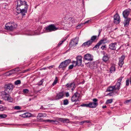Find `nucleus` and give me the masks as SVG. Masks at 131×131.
<instances>
[{
  "label": "nucleus",
  "mask_w": 131,
  "mask_h": 131,
  "mask_svg": "<svg viewBox=\"0 0 131 131\" xmlns=\"http://www.w3.org/2000/svg\"><path fill=\"white\" fill-rule=\"evenodd\" d=\"M16 2V9L22 16L25 15V13L27 12V11L28 5L25 1H23L21 0H17Z\"/></svg>",
  "instance_id": "1"
},
{
  "label": "nucleus",
  "mask_w": 131,
  "mask_h": 131,
  "mask_svg": "<svg viewBox=\"0 0 131 131\" xmlns=\"http://www.w3.org/2000/svg\"><path fill=\"white\" fill-rule=\"evenodd\" d=\"M75 21L74 19L71 17H68L66 16L64 17L63 22H62V25L64 27L68 28L71 27L72 24L74 23Z\"/></svg>",
  "instance_id": "2"
},
{
  "label": "nucleus",
  "mask_w": 131,
  "mask_h": 131,
  "mask_svg": "<svg viewBox=\"0 0 131 131\" xmlns=\"http://www.w3.org/2000/svg\"><path fill=\"white\" fill-rule=\"evenodd\" d=\"M13 88V86L12 84H7L5 86V91L2 92V94H3L4 95H8V93H9L12 90Z\"/></svg>",
  "instance_id": "3"
},
{
  "label": "nucleus",
  "mask_w": 131,
  "mask_h": 131,
  "mask_svg": "<svg viewBox=\"0 0 131 131\" xmlns=\"http://www.w3.org/2000/svg\"><path fill=\"white\" fill-rule=\"evenodd\" d=\"M17 26V24L14 22L8 23L5 25V29L9 31H12Z\"/></svg>",
  "instance_id": "4"
},
{
  "label": "nucleus",
  "mask_w": 131,
  "mask_h": 131,
  "mask_svg": "<svg viewBox=\"0 0 131 131\" xmlns=\"http://www.w3.org/2000/svg\"><path fill=\"white\" fill-rule=\"evenodd\" d=\"M82 57L81 56H78L76 57V61H73L72 63L73 64L75 65V66H80L82 63Z\"/></svg>",
  "instance_id": "5"
},
{
  "label": "nucleus",
  "mask_w": 131,
  "mask_h": 131,
  "mask_svg": "<svg viewBox=\"0 0 131 131\" xmlns=\"http://www.w3.org/2000/svg\"><path fill=\"white\" fill-rule=\"evenodd\" d=\"M57 29V28L54 25L51 24L46 27V30L47 32L54 31Z\"/></svg>",
  "instance_id": "6"
},
{
  "label": "nucleus",
  "mask_w": 131,
  "mask_h": 131,
  "mask_svg": "<svg viewBox=\"0 0 131 131\" xmlns=\"http://www.w3.org/2000/svg\"><path fill=\"white\" fill-rule=\"evenodd\" d=\"M70 60H66L62 62L59 66V68H63L67 66L70 62Z\"/></svg>",
  "instance_id": "7"
},
{
  "label": "nucleus",
  "mask_w": 131,
  "mask_h": 131,
  "mask_svg": "<svg viewBox=\"0 0 131 131\" xmlns=\"http://www.w3.org/2000/svg\"><path fill=\"white\" fill-rule=\"evenodd\" d=\"M92 100L93 102H90L89 103V107L91 108H95L98 105L97 102L98 100L96 98Z\"/></svg>",
  "instance_id": "8"
},
{
  "label": "nucleus",
  "mask_w": 131,
  "mask_h": 131,
  "mask_svg": "<svg viewBox=\"0 0 131 131\" xmlns=\"http://www.w3.org/2000/svg\"><path fill=\"white\" fill-rule=\"evenodd\" d=\"M123 78V77H120L118 79L116 85L114 86L115 87V90H118L120 89V86L121 84V82Z\"/></svg>",
  "instance_id": "9"
},
{
  "label": "nucleus",
  "mask_w": 131,
  "mask_h": 131,
  "mask_svg": "<svg viewBox=\"0 0 131 131\" xmlns=\"http://www.w3.org/2000/svg\"><path fill=\"white\" fill-rule=\"evenodd\" d=\"M1 95L2 97L5 100H7L10 102H12L13 101V99L12 98L8 93V95H4L3 94H1Z\"/></svg>",
  "instance_id": "10"
},
{
  "label": "nucleus",
  "mask_w": 131,
  "mask_h": 131,
  "mask_svg": "<svg viewBox=\"0 0 131 131\" xmlns=\"http://www.w3.org/2000/svg\"><path fill=\"white\" fill-rule=\"evenodd\" d=\"M80 96V94L77 92L75 93L72 96L71 100L73 102H76L77 101H79V98Z\"/></svg>",
  "instance_id": "11"
},
{
  "label": "nucleus",
  "mask_w": 131,
  "mask_h": 131,
  "mask_svg": "<svg viewBox=\"0 0 131 131\" xmlns=\"http://www.w3.org/2000/svg\"><path fill=\"white\" fill-rule=\"evenodd\" d=\"M114 22L116 24H118L120 22V19L119 15L116 14L114 16Z\"/></svg>",
  "instance_id": "12"
},
{
  "label": "nucleus",
  "mask_w": 131,
  "mask_h": 131,
  "mask_svg": "<svg viewBox=\"0 0 131 131\" xmlns=\"http://www.w3.org/2000/svg\"><path fill=\"white\" fill-rule=\"evenodd\" d=\"M107 42V39L105 38L101 40L93 48V49L95 48H99V46L101 45L102 44L105 43Z\"/></svg>",
  "instance_id": "13"
},
{
  "label": "nucleus",
  "mask_w": 131,
  "mask_h": 131,
  "mask_svg": "<svg viewBox=\"0 0 131 131\" xmlns=\"http://www.w3.org/2000/svg\"><path fill=\"white\" fill-rule=\"evenodd\" d=\"M125 58V56L124 55H122V56L121 58H119V62L118 63L119 66L121 67V68L124 64V60Z\"/></svg>",
  "instance_id": "14"
},
{
  "label": "nucleus",
  "mask_w": 131,
  "mask_h": 131,
  "mask_svg": "<svg viewBox=\"0 0 131 131\" xmlns=\"http://www.w3.org/2000/svg\"><path fill=\"white\" fill-rule=\"evenodd\" d=\"M84 58L85 60L92 61L93 60V56L89 54H87L84 55Z\"/></svg>",
  "instance_id": "15"
},
{
  "label": "nucleus",
  "mask_w": 131,
  "mask_h": 131,
  "mask_svg": "<svg viewBox=\"0 0 131 131\" xmlns=\"http://www.w3.org/2000/svg\"><path fill=\"white\" fill-rule=\"evenodd\" d=\"M117 43L116 42L110 44L109 45V48L111 50H115L117 46Z\"/></svg>",
  "instance_id": "16"
},
{
  "label": "nucleus",
  "mask_w": 131,
  "mask_h": 131,
  "mask_svg": "<svg viewBox=\"0 0 131 131\" xmlns=\"http://www.w3.org/2000/svg\"><path fill=\"white\" fill-rule=\"evenodd\" d=\"M131 19L130 18H125L123 22V24L124 27H127L129 25V21Z\"/></svg>",
  "instance_id": "17"
},
{
  "label": "nucleus",
  "mask_w": 131,
  "mask_h": 131,
  "mask_svg": "<svg viewBox=\"0 0 131 131\" xmlns=\"http://www.w3.org/2000/svg\"><path fill=\"white\" fill-rule=\"evenodd\" d=\"M66 86L67 87L70 88L72 90V91L75 88L74 87L75 84L73 82L69 84H66Z\"/></svg>",
  "instance_id": "18"
},
{
  "label": "nucleus",
  "mask_w": 131,
  "mask_h": 131,
  "mask_svg": "<svg viewBox=\"0 0 131 131\" xmlns=\"http://www.w3.org/2000/svg\"><path fill=\"white\" fill-rule=\"evenodd\" d=\"M129 14V12L128 9H126L125 10L123 13V15L124 17L125 18H127L128 17Z\"/></svg>",
  "instance_id": "19"
},
{
  "label": "nucleus",
  "mask_w": 131,
  "mask_h": 131,
  "mask_svg": "<svg viewBox=\"0 0 131 131\" xmlns=\"http://www.w3.org/2000/svg\"><path fill=\"white\" fill-rule=\"evenodd\" d=\"M78 41V38H76L74 39H72L71 40L70 43L71 45L74 46L77 44Z\"/></svg>",
  "instance_id": "20"
},
{
  "label": "nucleus",
  "mask_w": 131,
  "mask_h": 131,
  "mask_svg": "<svg viewBox=\"0 0 131 131\" xmlns=\"http://www.w3.org/2000/svg\"><path fill=\"white\" fill-rule=\"evenodd\" d=\"M104 55L102 60L104 62H106L109 60L110 57V56L107 54H104Z\"/></svg>",
  "instance_id": "21"
},
{
  "label": "nucleus",
  "mask_w": 131,
  "mask_h": 131,
  "mask_svg": "<svg viewBox=\"0 0 131 131\" xmlns=\"http://www.w3.org/2000/svg\"><path fill=\"white\" fill-rule=\"evenodd\" d=\"M58 121L63 122L64 123H69L70 121L69 119L67 118H58Z\"/></svg>",
  "instance_id": "22"
},
{
  "label": "nucleus",
  "mask_w": 131,
  "mask_h": 131,
  "mask_svg": "<svg viewBox=\"0 0 131 131\" xmlns=\"http://www.w3.org/2000/svg\"><path fill=\"white\" fill-rule=\"evenodd\" d=\"M31 114L30 113H26L21 114L20 116L24 118L29 117L31 116Z\"/></svg>",
  "instance_id": "23"
},
{
  "label": "nucleus",
  "mask_w": 131,
  "mask_h": 131,
  "mask_svg": "<svg viewBox=\"0 0 131 131\" xmlns=\"http://www.w3.org/2000/svg\"><path fill=\"white\" fill-rule=\"evenodd\" d=\"M92 43V42L89 40L88 41L83 43L82 45V46L88 47L91 45Z\"/></svg>",
  "instance_id": "24"
},
{
  "label": "nucleus",
  "mask_w": 131,
  "mask_h": 131,
  "mask_svg": "<svg viewBox=\"0 0 131 131\" xmlns=\"http://www.w3.org/2000/svg\"><path fill=\"white\" fill-rule=\"evenodd\" d=\"M47 116V115L45 113H39L37 116V119H38L41 117H45Z\"/></svg>",
  "instance_id": "25"
},
{
  "label": "nucleus",
  "mask_w": 131,
  "mask_h": 131,
  "mask_svg": "<svg viewBox=\"0 0 131 131\" xmlns=\"http://www.w3.org/2000/svg\"><path fill=\"white\" fill-rule=\"evenodd\" d=\"M114 86H110L108 87L106 90L107 91L110 92L114 90H115V87Z\"/></svg>",
  "instance_id": "26"
},
{
  "label": "nucleus",
  "mask_w": 131,
  "mask_h": 131,
  "mask_svg": "<svg viewBox=\"0 0 131 131\" xmlns=\"http://www.w3.org/2000/svg\"><path fill=\"white\" fill-rule=\"evenodd\" d=\"M19 70V69L18 68H15L12 70H11L10 71H9V75H11L12 74V73L10 72H12V73H15L14 71H15L16 72H18Z\"/></svg>",
  "instance_id": "27"
},
{
  "label": "nucleus",
  "mask_w": 131,
  "mask_h": 131,
  "mask_svg": "<svg viewBox=\"0 0 131 131\" xmlns=\"http://www.w3.org/2000/svg\"><path fill=\"white\" fill-rule=\"evenodd\" d=\"M92 65L93 69H96L97 67L98 63L97 62H93Z\"/></svg>",
  "instance_id": "28"
},
{
  "label": "nucleus",
  "mask_w": 131,
  "mask_h": 131,
  "mask_svg": "<svg viewBox=\"0 0 131 131\" xmlns=\"http://www.w3.org/2000/svg\"><path fill=\"white\" fill-rule=\"evenodd\" d=\"M115 67L114 66H112L110 68V71L111 73H112L115 71Z\"/></svg>",
  "instance_id": "29"
},
{
  "label": "nucleus",
  "mask_w": 131,
  "mask_h": 131,
  "mask_svg": "<svg viewBox=\"0 0 131 131\" xmlns=\"http://www.w3.org/2000/svg\"><path fill=\"white\" fill-rule=\"evenodd\" d=\"M96 37L97 36H93L91 37V39L90 40L91 41L92 43H93V42L94 40L96 39Z\"/></svg>",
  "instance_id": "30"
},
{
  "label": "nucleus",
  "mask_w": 131,
  "mask_h": 131,
  "mask_svg": "<svg viewBox=\"0 0 131 131\" xmlns=\"http://www.w3.org/2000/svg\"><path fill=\"white\" fill-rule=\"evenodd\" d=\"M63 96V94L62 93L58 94V99L62 98Z\"/></svg>",
  "instance_id": "31"
},
{
  "label": "nucleus",
  "mask_w": 131,
  "mask_h": 131,
  "mask_svg": "<svg viewBox=\"0 0 131 131\" xmlns=\"http://www.w3.org/2000/svg\"><path fill=\"white\" fill-rule=\"evenodd\" d=\"M131 103V99L128 100H127L126 101L124 102V103L125 104L128 105L129 103Z\"/></svg>",
  "instance_id": "32"
},
{
  "label": "nucleus",
  "mask_w": 131,
  "mask_h": 131,
  "mask_svg": "<svg viewBox=\"0 0 131 131\" xmlns=\"http://www.w3.org/2000/svg\"><path fill=\"white\" fill-rule=\"evenodd\" d=\"M66 39L67 38H65V39H63L61 41H60L59 42L58 44V47L59 46L61 45L63 42L65 41V40H66Z\"/></svg>",
  "instance_id": "33"
},
{
  "label": "nucleus",
  "mask_w": 131,
  "mask_h": 131,
  "mask_svg": "<svg viewBox=\"0 0 131 131\" xmlns=\"http://www.w3.org/2000/svg\"><path fill=\"white\" fill-rule=\"evenodd\" d=\"M69 103V102L67 99H65L63 100V104L64 105H67Z\"/></svg>",
  "instance_id": "34"
},
{
  "label": "nucleus",
  "mask_w": 131,
  "mask_h": 131,
  "mask_svg": "<svg viewBox=\"0 0 131 131\" xmlns=\"http://www.w3.org/2000/svg\"><path fill=\"white\" fill-rule=\"evenodd\" d=\"M7 117V115L6 114H0V118H3Z\"/></svg>",
  "instance_id": "35"
},
{
  "label": "nucleus",
  "mask_w": 131,
  "mask_h": 131,
  "mask_svg": "<svg viewBox=\"0 0 131 131\" xmlns=\"http://www.w3.org/2000/svg\"><path fill=\"white\" fill-rule=\"evenodd\" d=\"M113 101V100L112 99L107 100L106 101V103L107 104L111 103Z\"/></svg>",
  "instance_id": "36"
},
{
  "label": "nucleus",
  "mask_w": 131,
  "mask_h": 131,
  "mask_svg": "<svg viewBox=\"0 0 131 131\" xmlns=\"http://www.w3.org/2000/svg\"><path fill=\"white\" fill-rule=\"evenodd\" d=\"M57 77H56L55 80H54L53 82V83L52 84V85L53 86L55 84H56L57 83Z\"/></svg>",
  "instance_id": "37"
},
{
  "label": "nucleus",
  "mask_w": 131,
  "mask_h": 131,
  "mask_svg": "<svg viewBox=\"0 0 131 131\" xmlns=\"http://www.w3.org/2000/svg\"><path fill=\"white\" fill-rule=\"evenodd\" d=\"M21 83V81L19 80H18L16 81H15V83L16 85H18L20 84Z\"/></svg>",
  "instance_id": "38"
},
{
  "label": "nucleus",
  "mask_w": 131,
  "mask_h": 131,
  "mask_svg": "<svg viewBox=\"0 0 131 131\" xmlns=\"http://www.w3.org/2000/svg\"><path fill=\"white\" fill-rule=\"evenodd\" d=\"M23 92L24 93H27L29 92V90L27 89H25L23 90Z\"/></svg>",
  "instance_id": "39"
},
{
  "label": "nucleus",
  "mask_w": 131,
  "mask_h": 131,
  "mask_svg": "<svg viewBox=\"0 0 131 131\" xmlns=\"http://www.w3.org/2000/svg\"><path fill=\"white\" fill-rule=\"evenodd\" d=\"M81 106L82 107H89V104H82L81 105Z\"/></svg>",
  "instance_id": "40"
},
{
  "label": "nucleus",
  "mask_w": 131,
  "mask_h": 131,
  "mask_svg": "<svg viewBox=\"0 0 131 131\" xmlns=\"http://www.w3.org/2000/svg\"><path fill=\"white\" fill-rule=\"evenodd\" d=\"M14 108L16 110H19L20 109L21 107L20 106H15L14 107Z\"/></svg>",
  "instance_id": "41"
},
{
  "label": "nucleus",
  "mask_w": 131,
  "mask_h": 131,
  "mask_svg": "<svg viewBox=\"0 0 131 131\" xmlns=\"http://www.w3.org/2000/svg\"><path fill=\"white\" fill-rule=\"evenodd\" d=\"M43 82V80H42L40 81L38 83V84L39 85H42Z\"/></svg>",
  "instance_id": "42"
},
{
  "label": "nucleus",
  "mask_w": 131,
  "mask_h": 131,
  "mask_svg": "<svg viewBox=\"0 0 131 131\" xmlns=\"http://www.w3.org/2000/svg\"><path fill=\"white\" fill-rule=\"evenodd\" d=\"M72 65H70L69 67V69H72L74 65L75 66V64H73Z\"/></svg>",
  "instance_id": "43"
},
{
  "label": "nucleus",
  "mask_w": 131,
  "mask_h": 131,
  "mask_svg": "<svg viewBox=\"0 0 131 131\" xmlns=\"http://www.w3.org/2000/svg\"><path fill=\"white\" fill-rule=\"evenodd\" d=\"M129 85V80L127 79L126 81V85L128 86Z\"/></svg>",
  "instance_id": "44"
},
{
  "label": "nucleus",
  "mask_w": 131,
  "mask_h": 131,
  "mask_svg": "<svg viewBox=\"0 0 131 131\" xmlns=\"http://www.w3.org/2000/svg\"><path fill=\"white\" fill-rule=\"evenodd\" d=\"M91 21V19H90V20H89L85 22V23H84V24H85L87 23L90 22Z\"/></svg>",
  "instance_id": "45"
},
{
  "label": "nucleus",
  "mask_w": 131,
  "mask_h": 131,
  "mask_svg": "<svg viewBox=\"0 0 131 131\" xmlns=\"http://www.w3.org/2000/svg\"><path fill=\"white\" fill-rule=\"evenodd\" d=\"M106 47V45H104L103 46H102L101 47V49H102V50H103Z\"/></svg>",
  "instance_id": "46"
},
{
  "label": "nucleus",
  "mask_w": 131,
  "mask_h": 131,
  "mask_svg": "<svg viewBox=\"0 0 131 131\" xmlns=\"http://www.w3.org/2000/svg\"><path fill=\"white\" fill-rule=\"evenodd\" d=\"M45 121L46 122H55V121H53V120H49V119L46 120Z\"/></svg>",
  "instance_id": "47"
},
{
  "label": "nucleus",
  "mask_w": 131,
  "mask_h": 131,
  "mask_svg": "<svg viewBox=\"0 0 131 131\" xmlns=\"http://www.w3.org/2000/svg\"><path fill=\"white\" fill-rule=\"evenodd\" d=\"M69 96V92H67L66 93V97H68Z\"/></svg>",
  "instance_id": "48"
},
{
  "label": "nucleus",
  "mask_w": 131,
  "mask_h": 131,
  "mask_svg": "<svg viewBox=\"0 0 131 131\" xmlns=\"http://www.w3.org/2000/svg\"><path fill=\"white\" fill-rule=\"evenodd\" d=\"M84 123H85L84 121H82L80 122V124L81 125H82Z\"/></svg>",
  "instance_id": "49"
},
{
  "label": "nucleus",
  "mask_w": 131,
  "mask_h": 131,
  "mask_svg": "<svg viewBox=\"0 0 131 131\" xmlns=\"http://www.w3.org/2000/svg\"><path fill=\"white\" fill-rule=\"evenodd\" d=\"M84 121L85 123H89L90 122L89 121Z\"/></svg>",
  "instance_id": "50"
},
{
  "label": "nucleus",
  "mask_w": 131,
  "mask_h": 131,
  "mask_svg": "<svg viewBox=\"0 0 131 131\" xmlns=\"http://www.w3.org/2000/svg\"><path fill=\"white\" fill-rule=\"evenodd\" d=\"M112 93H110L108 94L109 96H111L112 95Z\"/></svg>",
  "instance_id": "51"
},
{
  "label": "nucleus",
  "mask_w": 131,
  "mask_h": 131,
  "mask_svg": "<svg viewBox=\"0 0 131 131\" xmlns=\"http://www.w3.org/2000/svg\"><path fill=\"white\" fill-rule=\"evenodd\" d=\"M24 125L25 126H28L29 125V124H24Z\"/></svg>",
  "instance_id": "52"
},
{
  "label": "nucleus",
  "mask_w": 131,
  "mask_h": 131,
  "mask_svg": "<svg viewBox=\"0 0 131 131\" xmlns=\"http://www.w3.org/2000/svg\"><path fill=\"white\" fill-rule=\"evenodd\" d=\"M102 107L103 108H106V105H105V106H102Z\"/></svg>",
  "instance_id": "53"
},
{
  "label": "nucleus",
  "mask_w": 131,
  "mask_h": 131,
  "mask_svg": "<svg viewBox=\"0 0 131 131\" xmlns=\"http://www.w3.org/2000/svg\"><path fill=\"white\" fill-rule=\"evenodd\" d=\"M53 66H50L49 67V69H50V68H52L53 67Z\"/></svg>",
  "instance_id": "54"
},
{
  "label": "nucleus",
  "mask_w": 131,
  "mask_h": 131,
  "mask_svg": "<svg viewBox=\"0 0 131 131\" xmlns=\"http://www.w3.org/2000/svg\"><path fill=\"white\" fill-rule=\"evenodd\" d=\"M130 84H131V77L130 78Z\"/></svg>",
  "instance_id": "55"
},
{
  "label": "nucleus",
  "mask_w": 131,
  "mask_h": 131,
  "mask_svg": "<svg viewBox=\"0 0 131 131\" xmlns=\"http://www.w3.org/2000/svg\"><path fill=\"white\" fill-rule=\"evenodd\" d=\"M2 102L0 100V103H1Z\"/></svg>",
  "instance_id": "56"
},
{
  "label": "nucleus",
  "mask_w": 131,
  "mask_h": 131,
  "mask_svg": "<svg viewBox=\"0 0 131 131\" xmlns=\"http://www.w3.org/2000/svg\"><path fill=\"white\" fill-rule=\"evenodd\" d=\"M80 25H78V26H77V27H78V26H80Z\"/></svg>",
  "instance_id": "57"
},
{
  "label": "nucleus",
  "mask_w": 131,
  "mask_h": 131,
  "mask_svg": "<svg viewBox=\"0 0 131 131\" xmlns=\"http://www.w3.org/2000/svg\"><path fill=\"white\" fill-rule=\"evenodd\" d=\"M100 31H99V34H100Z\"/></svg>",
  "instance_id": "58"
},
{
  "label": "nucleus",
  "mask_w": 131,
  "mask_h": 131,
  "mask_svg": "<svg viewBox=\"0 0 131 131\" xmlns=\"http://www.w3.org/2000/svg\"><path fill=\"white\" fill-rule=\"evenodd\" d=\"M30 100H31V99H29V100H30Z\"/></svg>",
  "instance_id": "59"
}]
</instances>
